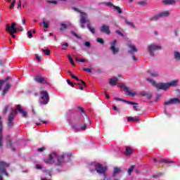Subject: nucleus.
<instances>
[{
    "instance_id": "obj_32",
    "label": "nucleus",
    "mask_w": 180,
    "mask_h": 180,
    "mask_svg": "<svg viewBox=\"0 0 180 180\" xmlns=\"http://www.w3.org/2000/svg\"><path fill=\"white\" fill-rule=\"evenodd\" d=\"M61 27L60 28V32H64V30H67L68 29V25L64 24V23H60Z\"/></svg>"
},
{
    "instance_id": "obj_20",
    "label": "nucleus",
    "mask_w": 180,
    "mask_h": 180,
    "mask_svg": "<svg viewBox=\"0 0 180 180\" xmlns=\"http://www.w3.org/2000/svg\"><path fill=\"white\" fill-rule=\"evenodd\" d=\"M162 4H165V5H175V4H176V1H175V0H163Z\"/></svg>"
},
{
    "instance_id": "obj_51",
    "label": "nucleus",
    "mask_w": 180,
    "mask_h": 180,
    "mask_svg": "<svg viewBox=\"0 0 180 180\" xmlns=\"http://www.w3.org/2000/svg\"><path fill=\"white\" fill-rule=\"evenodd\" d=\"M117 34H119V36H121V37H124V34H123V32H122L120 30H116L115 31Z\"/></svg>"
},
{
    "instance_id": "obj_30",
    "label": "nucleus",
    "mask_w": 180,
    "mask_h": 180,
    "mask_svg": "<svg viewBox=\"0 0 180 180\" xmlns=\"http://www.w3.org/2000/svg\"><path fill=\"white\" fill-rule=\"evenodd\" d=\"M8 79H11V77H7L4 79H0V90L2 89V85H4V84Z\"/></svg>"
},
{
    "instance_id": "obj_63",
    "label": "nucleus",
    "mask_w": 180,
    "mask_h": 180,
    "mask_svg": "<svg viewBox=\"0 0 180 180\" xmlns=\"http://www.w3.org/2000/svg\"><path fill=\"white\" fill-rule=\"evenodd\" d=\"M112 108H113L114 110H116V112H117V113H119V108H117V107H116V105H112Z\"/></svg>"
},
{
    "instance_id": "obj_39",
    "label": "nucleus",
    "mask_w": 180,
    "mask_h": 180,
    "mask_svg": "<svg viewBox=\"0 0 180 180\" xmlns=\"http://www.w3.org/2000/svg\"><path fill=\"white\" fill-rule=\"evenodd\" d=\"M134 169V165L131 166L128 169V174L131 175V172H133V170Z\"/></svg>"
},
{
    "instance_id": "obj_40",
    "label": "nucleus",
    "mask_w": 180,
    "mask_h": 180,
    "mask_svg": "<svg viewBox=\"0 0 180 180\" xmlns=\"http://www.w3.org/2000/svg\"><path fill=\"white\" fill-rule=\"evenodd\" d=\"M96 41L100 43V44H105V41L102 38H97Z\"/></svg>"
},
{
    "instance_id": "obj_25",
    "label": "nucleus",
    "mask_w": 180,
    "mask_h": 180,
    "mask_svg": "<svg viewBox=\"0 0 180 180\" xmlns=\"http://www.w3.org/2000/svg\"><path fill=\"white\" fill-rule=\"evenodd\" d=\"M160 18H161V15H160V13H158V14H156V15L150 17L149 19L152 22H154V21L158 20V19H160Z\"/></svg>"
},
{
    "instance_id": "obj_13",
    "label": "nucleus",
    "mask_w": 180,
    "mask_h": 180,
    "mask_svg": "<svg viewBox=\"0 0 180 180\" xmlns=\"http://www.w3.org/2000/svg\"><path fill=\"white\" fill-rule=\"evenodd\" d=\"M122 91H124V92H127L129 96H131L132 98L136 96V95H137V93L136 91L134 92L130 91V89H129V87L126 86H122Z\"/></svg>"
},
{
    "instance_id": "obj_49",
    "label": "nucleus",
    "mask_w": 180,
    "mask_h": 180,
    "mask_svg": "<svg viewBox=\"0 0 180 180\" xmlns=\"http://www.w3.org/2000/svg\"><path fill=\"white\" fill-rule=\"evenodd\" d=\"M139 5H141V6H146L147 5V1H139L138 2Z\"/></svg>"
},
{
    "instance_id": "obj_58",
    "label": "nucleus",
    "mask_w": 180,
    "mask_h": 180,
    "mask_svg": "<svg viewBox=\"0 0 180 180\" xmlns=\"http://www.w3.org/2000/svg\"><path fill=\"white\" fill-rule=\"evenodd\" d=\"M68 74L71 77V78H74L75 77V75L72 74V72H71L70 70L68 71Z\"/></svg>"
},
{
    "instance_id": "obj_54",
    "label": "nucleus",
    "mask_w": 180,
    "mask_h": 180,
    "mask_svg": "<svg viewBox=\"0 0 180 180\" xmlns=\"http://www.w3.org/2000/svg\"><path fill=\"white\" fill-rule=\"evenodd\" d=\"M85 47H91V42L89 41H85L84 42Z\"/></svg>"
},
{
    "instance_id": "obj_52",
    "label": "nucleus",
    "mask_w": 180,
    "mask_h": 180,
    "mask_svg": "<svg viewBox=\"0 0 180 180\" xmlns=\"http://www.w3.org/2000/svg\"><path fill=\"white\" fill-rule=\"evenodd\" d=\"M9 109V106L8 105H6L5 108H4V110H3V113H4V115H6V112H8V110Z\"/></svg>"
},
{
    "instance_id": "obj_16",
    "label": "nucleus",
    "mask_w": 180,
    "mask_h": 180,
    "mask_svg": "<svg viewBox=\"0 0 180 180\" xmlns=\"http://www.w3.org/2000/svg\"><path fill=\"white\" fill-rule=\"evenodd\" d=\"M11 83H6L5 86H4V89L1 93V95L5 96L6 95V94H8V92L9 91V90L11 89Z\"/></svg>"
},
{
    "instance_id": "obj_38",
    "label": "nucleus",
    "mask_w": 180,
    "mask_h": 180,
    "mask_svg": "<svg viewBox=\"0 0 180 180\" xmlns=\"http://www.w3.org/2000/svg\"><path fill=\"white\" fill-rule=\"evenodd\" d=\"M77 109H79L82 113H83V115L86 117V112H85V110H84V108L82 107L77 106Z\"/></svg>"
},
{
    "instance_id": "obj_34",
    "label": "nucleus",
    "mask_w": 180,
    "mask_h": 180,
    "mask_svg": "<svg viewBox=\"0 0 180 180\" xmlns=\"http://www.w3.org/2000/svg\"><path fill=\"white\" fill-rule=\"evenodd\" d=\"M41 51L45 54V56H50V49L49 48H46V49H42Z\"/></svg>"
},
{
    "instance_id": "obj_64",
    "label": "nucleus",
    "mask_w": 180,
    "mask_h": 180,
    "mask_svg": "<svg viewBox=\"0 0 180 180\" xmlns=\"http://www.w3.org/2000/svg\"><path fill=\"white\" fill-rule=\"evenodd\" d=\"M36 168H37V169H41V165H36Z\"/></svg>"
},
{
    "instance_id": "obj_33",
    "label": "nucleus",
    "mask_w": 180,
    "mask_h": 180,
    "mask_svg": "<svg viewBox=\"0 0 180 180\" xmlns=\"http://www.w3.org/2000/svg\"><path fill=\"white\" fill-rule=\"evenodd\" d=\"M74 79H76V81H79V82H82V84L84 85V86L86 87V83L84 82L82 79L78 78L77 76L75 75L73 77Z\"/></svg>"
},
{
    "instance_id": "obj_2",
    "label": "nucleus",
    "mask_w": 180,
    "mask_h": 180,
    "mask_svg": "<svg viewBox=\"0 0 180 180\" xmlns=\"http://www.w3.org/2000/svg\"><path fill=\"white\" fill-rule=\"evenodd\" d=\"M64 158H65V155L58 156L56 152H53L49 155V158L44 160V162L46 164H54L57 160L58 165H63L64 164Z\"/></svg>"
},
{
    "instance_id": "obj_14",
    "label": "nucleus",
    "mask_w": 180,
    "mask_h": 180,
    "mask_svg": "<svg viewBox=\"0 0 180 180\" xmlns=\"http://www.w3.org/2000/svg\"><path fill=\"white\" fill-rule=\"evenodd\" d=\"M100 30L102 33H106V34H110V30H109L108 25H103Z\"/></svg>"
},
{
    "instance_id": "obj_35",
    "label": "nucleus",
    "mask_w": 180,
    "mask_h": 180,
    "mask_svg": "<svg viewBox=\"0 0 180 180\" xmlns=\"http://www.w3.org/2000/svg\"><path fill=\"white\" fill-rule=\"evenodd\" d=\"M112 9H115L117 12L119 13H123V11H122V8L120 7L117 6H112Z\"/></svg>"
},
{
    "instance_id": "obj_8",
    "label": "nucleus",
    "mask_w": 180,
    "mask_h": 180,
    "mask_svg": "<svg viewBox=\"0 0 180 180\" xmlns=\"http://www.w3.org/2000/svg\"><path fill=\"white\" fill-rule=\"evenodd\" d=\"M34 80L38 84H49V82L44 79L42 76L36 75L34 77Z\"/></svg>"
},
{
    "instance_id": "obj_62",
    "label": "nucleus",
    "mask_w": 180,
    "mask_h": 180,
    "mask_svg": "<svg viewBox=\"0 0 180 180\" xmlns=\"http://www.w3.org/2000/svg\"><path fill=\"white\" fill-rule=\"evenodd\" d=\"M107 6H112L113 8V6H115V5H113V4H112L111 2H108L106 4Z\"/></svg>"
},
{
    "instance_id": "obj_7",
    "label": "nucleus",
    "mask_w": 180,
    "mask_h": 180,
    "mask_svg": "<svg viewBox=\"0 0 180 180\" xmlns=\"http://www.w3.org/2000/svg\"><path fill=\"white\" fill-rule=\"evenodd\" d=\"M117 43V39H114L111 43H110V50L112 51V54H117V53L120 51V49L116 48V44Z\"/></svg>"
},
{
    "instance_id": "obj_1",
    "label": "nucleus",
    "mask_w": 180,
    "mask_h": 180,
    "mask_svg": "<svg viewBox=\"0 0 180 180\" xmlns=\"http://www.w3.org/2000/svg\"><path fill=\"white\" fill-rule=\"evenodd\" d=\"M146 81L152 84L153 86H155L156 89H162L163 91L168 89V88H171V86H177L179 82L177 79H174L167 83H157L151 78H146Z\"/></svg>"
},
{
    "instance_id": "obj_5",
    "label": "nucleus",
    "mask_w": 180,
    "mask_h": 180,
    "mask_svg": "<svg viewBox=\"0 0 180 180\" xmlns=\"http://www.w3.org/2000/svg\"><path fill=\"white\" fill-rule=\"evenodd\" d=\"M156 50H162V46L155 45L154 44H152L148 46V51L151 57H154V51H156Z\"/></svg>"
},
{
    "instance_id": "obj_56",
    "label": "nucleus",
    "mask_w": 180,
    "mask_h": 180,
    "mask_svg": "<svg viewBox=\"0 0 180 180\" xmlns=\"http://www.w3.org/2000/svg\"><path fill=\"white\" fill-rule=\"evenodd\" d=\"M8 144H9V146H10L11 150H12L13 151H15V148H13V146H12V141H9Z\"/></svg>"
},
{
    "instance_id": "obj_15",
    "label": "nucleus",
    "mask_w": 180,
    "mask_h": 180,
    "mask_svg": "<svg viewBox=\"0 0 180 180\" xmlns=\"http://www.w3.org/2000/svg\"><path fill=\"white\" fill-rule=\"evenodd\" d=\"M16 108L17 110L22 115V117H27V112L22 108V106L20 105H18Z\"/></svg>"
},
{
    "instance_id": "obj_37",
    "label": "nucleus",
    "mask_w": 180,
    "mask_h": 180,
    "mask_svg": "<svg viewBox=\"0 0 180 180\" xmlns=\"http://www.w3.org/2000/svg\"><path fill=\"white\" fill-rule=\"evenodd\" d=\"M148 74H150V75H151V77H153L155 78H157V77H158V72H150V71H148Z\"/></svg>"
},
{
    "instance_id": "obj_3",
    "label": "nucleus",
    "mask_w": 180,
    "mask_h": 180,
    "mask_svg": "<svg viewBox=\"0 0 180 180\" xmlns=\"http://www.w3.org/2000/svg\"><path fill=\"white\" fill-rule=\"evenodd\" d=\"M11 164L5 161L0 160V180H4V175L8 176V172H6V168H9Z\"/></svg>"
},
{
    "instance_id": "obj_36",
    "label": "nucleus",
    "mask_w": 180,
    "mask_h": 180,
    "mask_svg": "<svg viewBox=\"0 0 180 180\" xmlns=\"http://www.w3.org/2000/svg\"><path fill=\"white\" fill-rule=\"evenodd\" d=\"M68 58L70 63L72 64V65H73V67H75V62H74V59H72L71 56L68 55Z\"/></svg>"
},
{
    "instance_id": "obj_27",
    "label": "nucleus",
    "mask_w": 180,
    "mask_h": 180,
    "mask_svg": "<svg viewBox=\"0 0 180 180\" xmlns=\"http://www.w3.org/2000/svg\"><path fill=\"white\" fill-rule=\"evenodd\" d=\"M159 15H160V18H168L169 16V11H166L161 13H159Z\"/></svg>"
},
{
    "instance_id": "obj_9",
    "label": "nucleus",
    "mask_w": 180,
    "mask_h": 180,
    "mask_svg": "<svg viewBox=\"0 0 180 180\" xmlns=\"http://www.w3.org/2000/svg\"><path fill=\"white\" fill-rule=\"evenodd\" d=\"M96 171L99 175H105V172H106V167H103L101 164H98L96 166Z\"/></svg>"
},
{
    "instance_id": "obj_12",
    "label": "nucleus",
    "mask_w": 180,
    "mask_h": 180,
    "mask_svg": "<svg viewBox=\"0 0 180 180\" xmlns=\"http://www.w3.org/2000/svg\"><path fill=\"white\" fill-rule=\"evenodd\" d=\"M4 131V124L2 122V117L0 116V147H2L4 144L2 143V131Z\"/></svg>"
},
{
    "instance_id": "obj_19",
    "label": "nucleus",
    "mask_w": 180,
    "mask_h": 180,
    "mask_svg": "<svg viewBox=\"0 0 180 180\" xmlns=\"http://www.w3.org/2000/svg\"><path fill=\"white\" fill-rule=\"evenodd\" d=\"M133 153H134V150H133V149H132L131 148H130V147H129V146H127V147H126V150H125V152L124 153V154L125 155L129 156V155H131V154H133Z\"/></svg>"
},
{
    "instance_id": "obj_11",
    "label": "nucleus",
    "mask_w": 180,
    "mask_h": 180,
    "mask_svg": "<svg viewBox=\"0 0 180 180\" xmlns=\"http://www.w3.org/2000/svg\"><path fill=\"white\" fill-rule=\"evenodd\" d=\"M13 119H15V115L13 113H11L9 115H8V122H7V126L8 127H9L10 129L13 127Z\"/></svg>"
},
{
    "instance_id": "obj_41",
    "label": "nucleus",
    "mask_w": 180,
    "mask_h": 180,
    "mask_svg": "<svg viewBox=\"0 0 180 180\" xmlns=\"http://www.w3.org/2000/svg\"><path fill=\"white\" fill-rule=\"evenodd\" d=\"M42 23H43L44 27H45V29H49L50 27L49 22H47L46 21H43Z\"/></svg>"
},
{
    "instance_id": "obj_23",
    "label": "nucleus",
    "mask_w": 180,
    "mask_h": 180,
    "mask_svg": "<svg viewBox=\"0 0 180 180\" xmlns=\"http://www.w3.org/2000/svg\"><path fill=\"white\" fill-rule=\"evenodd\" d=\"M173 57L176 61H180V53L178 51H174Z\"/></svg>"
},
{
    "instance_id": "obj_21",
    "label": "nucleus",
    "mask_w": 180,
    "mask_h": 180,
    "mask_svg": "<svg viewBox=\"0 0 180 180\" xmlns=\"http://www.w3.org/2000/svg\"><path fill=\"white\" fill-rule=\"evenodd\" d=\"M115 101H121L122 102H125V103H128L129 105H138L137 103L126 101V100L122 99L120 98H115Z\"/></svg>"
},
{
    "instance_id": "obj_26",
    "label": "nucleus",
    "mask_w": 180,
    "mask_h": 180,
    "mask_svg": "<svg viewBox=\"0 0 180 180\" xmlns=\"http://www.w3.org/2000/svg\"><path fill=\"white\" fill-rule=\"evenodd\" d=\"M122 172V169L120 167H114L112 175L113 176H116L117 174H120Z\"/></svg>"
},
{
    "instance_id": "obj_6",
    "label": "nucleus",
    "mask_w": 180,
    "mask_h": 180,
    "mask_svg": "<svg viewBox=\"0 0 180 180\" xmlns=\"http://www.w3.org/2000/svg\"><path fill=\"white\" fill-rule=\"evenodd\" d=\"M6 31H7L8 33H18L16 22H12L11 26L9 24H7L6 25Z\"/></svg>"
},
{
    "instance_id": "obj_4",
    "label": "nucleus",
    "mask_w": 180,
    "mask_h": 180,
    "mask_svg": "<svg viewBox=\"0 0 180 180\" xmlns=\"http://www.w3.org/2000/svg\"><path fill=\"white\" fill-rule=\"evenodd\" d=\"M39 95V103L41 105H47L50 102V96H49V92L47 91H40Z\"/></svg>"
},
{
    "instance_id": "obj_47",
    "label": "nucleus",
    "mask_w": 180,
    "mask_h": 180,
    "mask_svg": "<svg viewBox=\"0 0 180 180\" xmlns=\"http://www.w3.org/2000/svg\"><path fill=\"white\" fill-rule=\"evenodd\" d=\"M67 47H68V43H65L62 44V50H67Z\"/></svg>"
},
{
    "instance_id": "obj_44",
    "label": "nucleus",
    "mask_w": 180,
    "mask_h": 180,
    "mask_svg": "<svg viewBox=\"0 0 180 180\" xmlns=\"http://www.w3.org/2000/svg\"><path fill=\"white\" fill-rule=\"evenodd\" d=\"M75 60L76 61H79V63H85V59L84 58L77 57Z\"/></svg>"
},
{
    "instance_id": "obj_61",
    "label": "nucleus",
    "mask_w": 180,
    "mask_h": 180,
    "mask_svg": "<svg viewBox=\"0 0 180 180\" xmlns=\"http://www.w3.org/2000/svg\"><path fill=\"white\" fill-rule=\"evenodd\" d=\"M86 124H84L83 127L79 129V130H86Z\"/></svg>"
},
{
    "instance_id": "obj_55",
    "label": "nucleus",
    "mask_w": 180,
    "mask_h": 180,
    "mask_svg": "<svg viewBox=\"0 0 180 180\" xmlns=\"http://www.w3.org/2000/svg\"><path fill=\"white\" fill-rule=\"evenodd\" d=\"M67 82L69 85H70V86H72V88H74V83H72L71 81H70V79H67Z\"/></svg>"
},
{
    "instance_id": "obj_29",
    "label": "nucleus",
    "mask_w": 180,
    "mask_h": 180,
    "mask_svg": "<svg viewBox=\"0 0 180 180\" xmlns=\"http://www.w3.org/2000/svg\"><path fill=\"white\" fill-rule=\"evenodd\" d=\"M160 164H162V162H165V164H174L175 162L172 161V160H165V159H162L160 160H159Z\"/></svg>"
},
{
    "instance_id": "obj_17",
    "label": "nucleus",
    "mask_w": 180,
    "mask_h": 180,
    "mask_svg": "<svg viewBox=\"0 0 180 180\" xmlns=\"http://www.w3.org/2000/svg\"><path fill=\"white\" fill-rule=\"evenodd\" d=\"M140 95L141 96H146L147 99H150L153 98V94L148 93V91H141Z\"/></svg>"
},
{
    "instance_id": "obj_59",
    "label": "nucleus",
    "mask_w": 180,
    "mask_h": 180,
    "mask_svg": "<svg viewBox=\"0 0 180 180\" xmlns=\"http://www.w3.org/2000/svg\"><path fill=\"white\" fill-rule=\"evenodd\" d=\"M48 4H53L54 5H57V1H47Z\"/></svg>"
},
{
    "instance_id": "obj_60",
    "label": "nucleus",
    "mask_w": 180,
    "mask_h": 180,
    "mask_svg": "<svg viewBox=\"0 0 180 180\" xmlns=\"http://www.w3.org/2000/svg\"><path fill=\"white\" fill-rule=\"evenodd\" d=\"M28 37L30 39H32L33 37V34H32V32L28 31Z\"/></svg>"
},
{
    "instance_id": "obj_10",
    "label": "nucleus",
    "mask_w": 180,
    "mask_h": 180,
    "mask_svg": "<svg viewBox=\"0 0 180 180\" xmlns=\"http://www.w3.org/2000/svg\"><path fill=\"white\" fill-rule=\"evenodd\" d=\"M86 22H89L88 14L85 12L80 11V23H86Z\"/></svg>"
},
{
    "instance_id": "obj_24",
    "label": "nucleus",
    "mask_w": 180,
    "mask_h": 180,
    "mask_svg": "<svg viewBox=\"0 0 180 180\" xmlns=\"http://www.w3.org/2000/svg\"><path fill=\"white\" fill-rule=\"evenodd\" d=\"M117 81H119L117 77H113L112 79H110L109 84L112 86L117 85Z\"/></svg>"
},
{
    "instance_id": "obj_45",
    "label": "nucleus",
    "mask_w": 180,
    "mask_h": 180,
    "mask_svg": "<svg viewBox=\"0 0 180 180\" xmlns=\"http://www.w3.org/2000/svg\"><path fill=\"white\" fill-rule=\"evenodd\" d=\"M165 106H169V105H172V103L171 102V99L169 101H167L163 103Z\"/></svg>"
},
{
    "instance_id": "obj_28",
    "label": "nucleus",
    "mask_w": 180,
    "mask_h": 180,
    "mask_svg": "<svg viewBox=\"0 0 180 180\" xmlns=\"http://www.w3.org/2000/svg\"><path fill=\"white\" fill-rule=\"evenodd\" d=\"M172 105H176L178 103H180V99L178 98H170Z\"/></svg>"
},
{
    "instance_id": "obj_46",
    "label": "nucleus",
    "mask_w": 180,
    "mask_h": 180,
    "mask_svg": "<svg viewBox=\"0 0 180 180\" xmlns=\"http://www.w3.org/2000/svg\"><path fill=\"white\" fill-rule=\"evenodd\" d=\"M35 58L37 59V60L40 63L41 61V57L40 56H39V54H35Z\"/></svg>"
},
{
    "instance_id": "obj_42",
    "label": "nucleus",
    "mask_w": 180,
    "mask_h": 180,
    "mask_svg": "<svg viewBox=\"0 0 180 180\" xmlns=\"http://www.w3.org/2000/svg\"><path fill=\"white\" fill-rule=\"evenodd\" d=\"M71 33L73 36H75V37H77V39H82V37L78 35L77 33H75V32L72 31Z\"/></svg>"
},
{
    "instance_id": "obj_22",
    "label": "nucleus",
    "mask_w": 180,
    "mask_h": 180,
    "mask_svg": "<svg viewBox=\"0 0 180 180\" xmlns=\"http://www.w3.org/2000/svg\"><path fill=\"white\" fill-rule=\"evenodd\" d=\"M87 29L92 33V34H95L96 30H95V27L92 26L91 23H87Z\"/></svg>"
},
{
    "instance_id": "obj_43",
    "label": "nucleus",
    "mask_w": 180,
    "mask_h": 180,
    "mask_svg": "<svg viewBox=\"0 0 180 180\" xmlns=\"http://www.w3.org/2000/svg\"><path fill=\"white\" fill-rule=\"evenodd\" d=\"M46 147L44 146L41 148H39L37 149V151H38V153H43V151H46Z\"/></svg>"
},
{
    "instance_id": "obj_57",
    "label": "nucleus",
    "mask_w": 180,
    "mask_h": 180,
    "mask_svg": "<svg viewBox=\"0 0 180 180\" xmlns=\"http://www.w3.org/2000/svg\"><path fill=\"white\" fill-rule=\"evenodd\" d=\"M104 95L105 96L106 99H110V96L108 94V92L105 91Z\"/></svg>"
},
{
    "instance_id": "obj_53",
    "label": "nucleus",
    "mask_w": 180,
    "mask_h": 180,
    "mask_svg": "<svg viewBox=\"0 0 180 180\" xmlns=\"http://www.w3.org/2000/svg\"><path fill=\"white\" fill-rule=\"evenodd\" d=\"M83 71H86V72H89V73L92 72V70L89 68H84Z\"/></svg>"
},
{
    "instance_id": "obj_48",
    "label": "nucleus",
    "mask_w": 180,
    "mask_h": 180,
    "mask_svg": "<svg viewBox=\"0 0 180 180\" xmlns=\"http://www.w3.org/2000/svg\"><path fill=\"white\" fill-rule=\"evenodd\" d=\"M125 22L128 25V26H131V27H134V23L128 20H126Z\"/></svg>"
},
{
    "instance_id": "obj_31",
    "label": "nucleus",
    "mask_w": 180,
    "mask_h": 180,
    "mask_svg": "<svg viewBox=\"0 0 180 180\" xmlns=\"http://www.w3.org/2000/svg\"><path fill=\"white\" fill-rule=\"evenodd\" d=\"M127 120L128 122H139L140 120V117H128Z\"/></svg>"
},
{
    "instance_id": "obj_50",
    "label": "nucleus",
    "mask_w": 180,
    "mask_h": 180,
    "mask_svg": "<svg viewBox=\"0 0 180 180\" xmlns=\"http://www.w3.org/2000/svg\"><path fill=\"white\" fill-rule=\"evenodd\" d=\"M15 4H16V1L13 0L10 6V9H13V8H15Z\"/></svg>"
},
{
    "instance_id": "obj_18",
    "label": "nucleus",
    "mask_w": 180,
    "mask_h": 180,
    "mask_svg": "<svg viewBox=\"0 0 180 180\" xmlns=\"http://www.w3.org/2000/svg\"><path fill=\"white\" fill-rule=\"evenodd\" d=\"M128 47L130 49V51H128L129 54H131L133 53H137V48H136V46L133 44H129Z\"/></svg>"
}]
</instances>
